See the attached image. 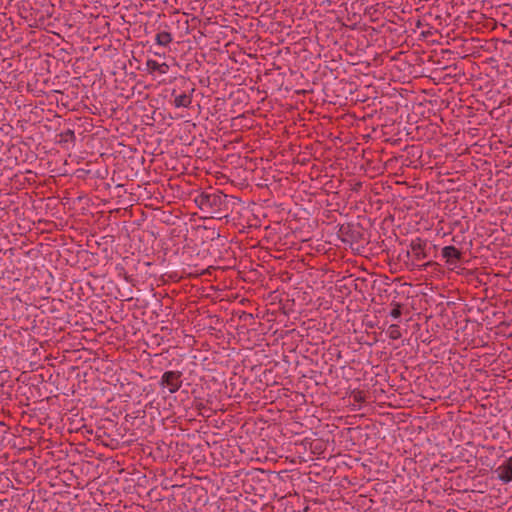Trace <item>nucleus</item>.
Wrapping results in <instances>:
<instances>
[{
  "label": "nucleus",
  "mask_w": 512,
  "mask_h": 512,
  "mask_svg": "<svg viewBox=\"0 0 512 512\" xmlns=\"http://www.w3.org/2000/svg\"><path fill=\"white\" fill-rule=\"evenodd\" d=\"M160 385L166 387L170 393L177 392L182 385V373L179 371L164 372Z\"/></svg>",
  "instance_id": "f257e3e1"
},
{
  "label": "nucleus",
  "mask_w": 512,
  "mask_h": 512,
  "mask_svg": "<svg viewBox=\"0 0 512 512\" xmlns=\"http://www.w3.org/2000/svg\"><path fill=\"white\" fill-rule=\"evenodd\" d=\"M410 248L408 255L412 253L413 256H427L432 253L431 249L434 247L430 242L417 237L411 240Z\"/></svg>",
  "instance_id": "f03ea898"
},
{
  "label": "nucleus",
  "mask_w": 512,
  "mask_h": 512,
  "mask_svg": "<svg viewBox=\"0 0 512 512\" xmlns=\"http://www.w3.org/2000/svg\"><path fill=\"white\" fill-rule=\"evenodd\" d=\"M497 473L498 478L505 482L512 481V457H510L507 461L502 463L495 471Z\"/></svg>",
  "instance_id": "7ed1b4c3"
},
{
  "label": "nucleus",
  "mask_w": 512,
  "mask_h": 512,
  "mask_svg": "<svg viewBox=\"0 0 512 512\" xmlns=\"http://www.w3.org/2000/svg\"><path fill=\"white\" fill-rule=\"evenodd\" d=\"M146 67L148 71L152 74L157 73L159 75H164L169 71V65L167 63H159L156 60L152 59L147 60Z\"/></svg>",
  "instance_id": "20e7f679"
},
{
  "label": "nucleus",
  "mask_w": 512,
  "mask_h": 512,
  "mask_svg": "<svg viewBox=\"0 0 512 512\" xmlns=\"http://www.w3.org/2000/svg\"><path fill=\"white\" fill-rule=\"evenodd\" d=\"M192 103V96L186 93H181L174 97V105L177 108H187Z\"/></svg>",
  "instance_id": "39448f33"
},
{
  "label": "nucleus",
  "mask_w": 512,
  "mask_h": 512,
  "mask_svg": "<svg viewBox=\"0 0 512 512\" xmlns=\"http://www.w3.org/2000/svg\"><path fill=\"white\" fill-rule=\"evenodd\" d=\"M173 40L171 33L167 31H161L156 34L155 42L159 46L167 47Z\"/></svg>",
  "instance_id": "423d86ee"
},
{
  "label": "nucleus",
  "mask_w": 512,
  "mask_h": 512,
  "mask_svg": "<svg viewBox=\"0 0 512 512\" xmlns=\"http://www.w3.org/2000/svg\"><path fill=\"white\" fill-rule=\"evenodd\" d=\"M387 334L389 338L393 340H397L401 337V331L398 325L392 324L387 329Z\"/></svg>",
  "instance_id": "0eeeda50"
},
{
  "label": "nucleus",
  "mask_w": 512,
  "mask_h": 512,
  "mask_svg": "<svg viewBox=\"0 0 512 512\" xmlns=\"http://www.w3.org/2000/svg\"><path fill=\"white\" fill-rule=\"evenodd\" d=\"M200 209H205L210 205V195H201L196 199Z\"/></svg>",
  "instance_id": "6e6552de"
},
{
  "label": "nucleus",
  "mask_w": 512,
  "mask_h": 512,
  "mask_svg": "<svg viewBox=\"0 0 512 512\" xmlns=\"http://www.w3.org/2000/svg\"><path fill=\"white\" fill-rule=\"evenodd\" d=\"M442 256H444V257L459 256V253L457 252V250L454 247L446 246V247L442 248Z\"/></svg>",
  "instance_id": "1a4fd4ad"
},
{
  "label": "nucleus",
  "mask_w": 512,
  "mask_h": 512,
  "mask_svg": "<svg viewBox=\"0 0 512 512\" xmlns=\"http://www.w3.org/2000/svg\"><path fill=\"white\" fill-rule=\"evenodd\" d=\"M394 305V308L393 310L391 311L390 315L394 318V319H398L400 318L401 316V305L399 303H393Z\"/></svg>",
  "instance_id": "9d476101"
},
{
  "label": "nucleus",
  "mask_w": 512,
  "mask_h": 512,
  "mask_svg": "<svg viewBox=\"0 0 512 512\" xmlns=\"http://www.w3.org/2000/svg\"><path fill=\"white\" fill-rule=\"evenodd\" d=\"M456 258H447V262L452 264L453 263V260H455Z\"/></svg>",
  "instance_id": "9b49d317"
},
{
  "label": "nucleus",
  "mask_w": 512,
  "mask_h": 512,
  "mask_svg": "<svg viewBox=\"0 0 512 512\" xmlns=\"http://www.w3.org/2000/svg\"><path fill=\"white\" fill-rule=\"evenodd\" d=\"M67 263L71 266H74L76 264L75 262H70L69 260H67Z\"/></svg>",
  "instance_id": "f8f14e48"
},
{
  "label": "nucleus",
  "mask_w": 512,
  "mask_h": 512,
  "mask_svg": "<svg viewBox=\"0 0 512 512\" xmlns=\"http://www.w3.org/2000/svg\"><path fill=\"white\" fill-rule=\"evenodd\" d=\"M143 265H144V266H149V265H150V263H149V262H144V263H143Z\"/></svg>",
  "instance_id": "ddd939ff"
}]
</instances>
